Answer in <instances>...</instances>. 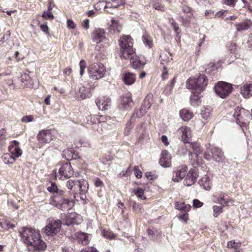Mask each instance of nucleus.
Masks as SVG:
<instances>
[{
	"instance_id": "1",
	"label": "nucleus",
	"mask_w": 252,
	"mask_h": 252,
	"mask_svg": "<svg viewBox=\"0 0 252 252\" xmlns=\"http://www.w3.org/2000/svg\"><path fill=\"white\" fill-rule=\"evenodd\" d=\"M121 48V58L129 59L130 64L134 69H141L145 64L146 62L143 58H141L135 55V51L133 48L132 39L129 35L121 37L119 40Z\"/></svg>"
},
{
	"instance_id": "2",
	"label": "nucleus",
	"mask_w": 252,
	"mask_h": 252,
	"mask_svg": "<svg viewBox=\"0 0 252 252\" xmlns=\"http://www.w3.org/2000/svg\"><path fill=\"white\" fill-rule=\"evenodd\" d=\"M47 190L50 192L56 193L50 198V204L58 209L65 212L70 210L74 206L73 199L68 197L66 191L59 189L55 183H52L51 186L47 188Z\"/></svg>"
},
{
	"instance_id": "3",
	"label": "nucleus",
	"mask_w": 252,
	"mask_h": 252,
	"mask_svg": "<svg viewBox=\"0 0 252 252\" xmlns=\"http://www.w3.org/2000/svg\"><path fill=\"white\" fill-rule=\"evenodd\" d=\"M22 241L28 246L30 251H44L46 248L45 242L40 238L38 231L28 227H24L20 231Z\"/></svg>"
},
{
	"instance_id": "4",
	"label": "nucleus",
	"mask_w": 252,
	"mask_h": 252,
	"mask_svg": "<svg viewBox=\"0 0 252 252\" xmlns=\"http://www.w3.org/2000/svg\"><path fill=\"white\" fill-rule=\"evenodd\" d=\"M208 84L205 75L200 74L197 78L190 77L187 81L186 86L188 89L195 90L200 93L204 90Z\"/></svg>"
},
{
	"instance_id": "5",
	"label": "nucleus",
	"mask_w": 252,
	"mask_h": 252,
	"mask_svg": "<svg viewBox=\"0 0 252 252\" xmlns=\"http://www.w3.org/2000/svg\"><path fill=\"white\" fill-rule=\"evenodd\" d=\"M66 187L74 193L84 194L88 190L89 184L87 181L84 179L81 180H69L66 183Z\"/></svg>"
},
{
	"instance_id": "6",
	"label": "nucleus",
	"mask_w": 252,
	"mask_h": 252,
	"mask_svg": "<svg viewBox=\"0 0 252 252\" xmlns=\"http://www.w3.org/2000/svg\"><path fill=\"white\" fill-rule=\"evenodd\" d=\"M88 70L90 78L93 80H98L102 78L106 72L105 66L100 63L90 64Z\"/></svg>"
},
{
	"instance_id": "7",
	"label": "nucleus",
	"mask_w": 252,
	"mask_h": 252,
	"mask_svg": "<svg viewBox=\"0 0 252 252\" xmlns=\"http://www.w3.org/2000/svg\"><path fill=\"white\" fill-rule=\"evenodd\" d=\"M62 222L60 220L49 218L47 220V224L43 228L44 233L48 236L58 233L61 230Z\"/></svg>"
},
{
	"instance_id": "8",
	"label": "nucleus",
	"mask_w": 252,
	"mask_h": 252,
	"mask_svg": "<svg viewBox=\"0 0 252 252\" xmlns=\"http://www.w3.org/2000/svg\"><path fill=\"white\" fill-rule=\"evenodd\" d=\"M216 93L221 98L227 97L231 92L232 85L225 82H219L214 88Z\"/></svg>"
},
{
	"instance_id": "9",
	"label": "nucleus",
	"mask_w": 252,
	"mask_h": 252,
	"mask_svg": "<svg viewBox=\"0 0 252 252\" xmlns=\"http://www.w3.org/2000/svg\"><path fill=\"white\" fill-rule=\"evenodd\" d=\"M53 130H41L37 135V139L41 146L49 143L53 140Z\"/></svg>"
},
{
	"instance_id": "10",
	"label": "nucleus",
	"mask_w": 252,
	"mask_h": 252,
	"mask_svg": "<svg viewBox=\"0 0 252 252\" xmlns=\"http://www.w3.org/2000/svg\"><path fill=\"white\" fill-rule=\"evenodd\" d=\"M249 111L239 107H237L234 109V112L233 115L236 123L241 126L242 124L245 123V121L246 120L245 117H249Z\"/></svg>"
},
{
	"instance_id": "11",
	"label": "nucleus",
	"mask_w": 252,
	"mask_h": 252,
	"mask_svg": "<svg viewBox=\"0 0 252 252\" xmlns=\"http://www.w3.org/2000/svg\"><path fill=\"white\" fill-rule=\"evenodd\" d=\"M198 177V170L194 167L190 169L184 181V184L186 186H190L196 181Z\"/></svg>"
},
{
	"instance_id": "12",
	"label": "nucleus",
	"mask_w": 252,
	"mask_h": 252,
	"mask_svg": "<svg viewBox=\"0 0 252 252\" xmlns=\"http://www.w3.org/2000/svg\"><path fill=\"white\" fill-rule=\"evenodd\" d=\"M92 38L93 42L98 44L107 40L106 32L101 28L95 29L92 33Z\"/></svg>"
},
{
	"instance_id": "13",
	"label": "nucleus",
	"mask_w": 252,
	"mask_h": 252,
	"mask_svg": "<svg viewBox=\"0 0 252 252\" xmlns=\"http://www.w3.org/2000/svg\"><path fill=\"white\" fill-rule=\"evenodd\" d=\"M59 173L61 175V178L67 179L73 176L74 171L70 162L67 161L63 164L59 168Z\"/></svg>"
},
{
	"instance_id": "14",
	"label": "nucleus",
	"mask_w": 252,
	"mask_h": 252,
	"mask_svg": "<svg viewBox=\"0 0 252 252\" xmlns=\"http://www.w3.org/2000/svg\"><path fill=\"white\" fill-rule=\"evenodd\" d=\"M188 167L186 165H182L177 167L173 172L172 180L178 182L181 181L187 174Z\"/></svg>"
},
{
	"instance_id": "15",
	"label": "nucleus",
	"mask_w": 252,
	"mask_h": 252,
	"mask_svg": "<svg viewBox=\"0 0 252 252\" xmlns=\"http://www.w3.org/2000/svg\"><path fill=\"white\" fill-rule=\"evenodd\" d=\"M20 143L16 140L11 141L10 145L8 147V151L10 154L13 156L15 158H19L22 154V150L20 147Z\"/></svg>"
},
{
	"instance_id": "16",
	"label": "nucleus",
	"mask_w": 252,
	"mask_h": 252,
	"mask_svg": "<svg viewBox=\"0 0 252 252\" xmlns=\"http://www.w3.org/2000/svg\"><path fill=\"white\" fill-rule=\"evenodd\" d=\"M159 163L164 167H168L171 165V156L167 151L164 150L162 152Z\"/></svg>"
},
{
	"instance_id": "17",
	"label": "nucleus",
	"mask_w": 252,
	"mask_h": 252,
	"mask_svg": "<svg viewBox=\"0 0 252 252\" xmlns=\"http://www.w3.org/2000/svg\"><path fill=\"white\" fill-rule=\"evenodd\" d=\"M95 103L99 110H105L110 108L111 105V100L109 97H104L100 99H96Z\"/></svg>"
},
{
	"instance_id": "18",
	"label": "nucleus",
	"mask_w": 252,
	"mask_h": 252,
	"mask_svg": "<svg viewBox=\"0 0 252 252\" xmlns=\"http://www.w3.org/2000/svg\"><path fill=\"white\" fill-rule=\"evenodd\" d=\"M211 157H213V159L216 162H221L225 158L223 152L218 147H212Z\"/></svg>"
},
{
	"instance_id": "19",
	"label": "nucleus",
	"mask_w": 252,
	"mask_h": 252,
	"mask_svg": "<svg viewBox=\"0 0 252 252\" xmlns=\"http://www.w3.org/2000/svg\"><path fill=\"white\" fill-rule=\"evenodd\" d=\"M122 78L126 85H131L136 80V74L131 72H126L122 75Z\"/></svg>"
},
{
	"instance_id": "20",
	"label": "nucleus",
	"mask_w": 252,
	"mask_h": 252,
	"mask_svg": "<svg viewBox=\"0 0 252 252\" xmlns=\"http://www.w3.org/2000/svg\"><path fill=\"white\" fill-rule=\"evenodd\" d=\"M132 102V100L130 94H127L123 97L120 107L121 109L127 110L131 107Z\"/></svg>"
},
{
	"instance_id": "21",
	"label": "nucleus",
	"mask_w": 252,
	"mask_h": 252,
	"mask_svg": "<svg viewBox=\"0 0 252 252\" xmlns=\"http://www.w3.org/2000/svg\"><path fill=\"white\" fill-rule=\"evenodd\" d=\"M179 130L182 133V138L185 143H189L192 136L191 129L189 127L183 126Z\"/></svg>"
},
{
	"instance_id": "22",
	"label": "nucleus",
	"mask_w": 252,
	"mask_h": 252,
	"mask_svg": "<svg viewBox=\"0 0 252 252\" xmlns=\"http://www.w3.org/2000/svg\"><path fill=\"white\" fill-rule=\"evenodd\" d=\"M252 26V22L251 20L246 19L242 22L236 24L237 31H243L250 29Z\"/></svg>"
},
{
	"instance_id": "23",
	"label": "nucleus",
	"mask_w": 252,
	"mask_h": 252,
	"mask_svg": "<svg viewBox=\"0 0 252 252\" xmlns=\"http://www.w3.org/2000/svg\"><path fill=\"white\" fill-rule=\"evenodd\" d=\"M241 92L245 97H250L252 96V84H244L241 88Z\"/></svg>"
},
{
	"instance_id": "24",
	"label": "nucleus",
	"mask_w": 252,
	"mask_h": 252,
	"mask_svg": "<svg viewBox=\"0 0 252 252\" xmlns=\"http://www.w3.org/2000/svg\"><path fill=\"white\" fill-rule=\"evenodd\" d=\"M200 186L203 189L206 190H210L211 189V183L210 180L207 176L202 177L199 181Z\"/></svg>"
},
{
	"instance_id": "25",
	"label": "nucleus",
	"mask_w": 252,
	"mask_h": 252,
	"mask_svg": "<svg viewBox=\"0 0 252 252\" xmlns=\"http://www.w3.org/2000/svg\"><path fill=\"white\" fill-rule=\"evenodd\" d=\"M216 200H214L215 202H218L221 206L223 207L228 206V199L226 198L224 194L222 192L219 194L218 195L215 196Z\"/></svg>"
},
{
	"instance_id": "26",
	"label": "nucleus",
	"mask_w": 252,
	"mask_h": 252,
	"mask_svg": "<svg viewBox=\"0 0 252 252\" xmlns=\"http://www.w3.org/2000/svg\"><path fill=\"white\" fill-rule=\"evenodd\" d=\"M74 95L76 98L78 99L86 98L88 96V94L85 87L84 86L80 87Z\"/></svg>"
},
{
	"instance_id": "27",
	"label": "nucleus",
	"mask_w": 252,
	"mask_h": 252,
	"mask_svg": "<svg viewBox=\"0 0 252 252\" xmlns=\"http://www.w3.org/2000/svg\"><path fill=\"white\" fill-rule=\"evenodd\" d=\"M180 116L184 121H188L193 117V114L187 109H182L180 111Z\"/></svg>"
},
{
	"instance_id": "28",
	"label": "nucleus",
	"mask_w": 252,
	"mask_h": 252,
	"mask_svg": "<svg viewBox=\"0 0 252 252\" xmlns=\"http://www.w3.org/2000/svg\"><path fill=\"white\" fill-rule=\"evenodd\" d=\"M21 81L22 83V86L23 87H29L32 84V79L30 75L25 73L21 76Z\"/></svg>"
},
{
	"instance_id": "29",
	"label": "nucleus",
	"mask_w": 252,
	"mask_h": 252,
	"mask_svg": "<svg viewBox=\"0 0 252 252\" xmlns=\"http://www.w3.org/2000/svg\"><path fill=\"white\" fill-rule=\"evenodd\" d=\"M3 161L5 164H11L13 163L15 161V158L9 153H6L2 157Z\"/></svg>"
},
{
	"instance_id": "30",
	"label": "nucleus",
	"mask_w": 252,
	"mask_h": 252,
	"mask_svg": "<svg viewBox=\"0 0 252 252\" xmlns=\"http://www.w3.org/2000/svg\"><path fill=\"white\" fill-rule=\"evenodd\" d=\"M146 112L141 107L139 109H136L134 110L132 115L131 117V120L135 121L136 118H140L143 116Z\"/></svg>"
},
{
	"instance_id": "31",
	"label": "nucleus",
	"mask_w": 252,
	"mask_h": 252,
	"mask_svg": "<svg viewBox=\"0 0 252 252\" xmlns=\"http://www.w3.org/2000/svg\"><path fill=\"white\" fill-rule=\"evenodd\" d=\"M176 208L179 210L188 212L190 210L191 206L189 204H186L184 202H177L175 204Z\"/></svg>"
},
{
	"instance_id": "32",
	"label": "nucleus",
	"mask_w": 252,
	"mask_h": 252,
	"mask_svg": "<svg viewBox=\"0 0 252 252\" xmlns=\"http://www.w3.org/2000/svg\"><path fill=\"white\" fill-rule=\"evenodd\" d=\"M190 101L191 105L194 106L198 105V103L200 102L198 94L192 93L190 97Z\"/></svg>"
},
{
	"instance_id": "33",
	"label": "nucleus",
	"mask_w": 252,
	"mask_h": 252,
	"mask_svg": "<svg viewBox=\"0 0 252 252\" xmlns=\"http://www.w3.org/2000/svg\"><path fill=\"white\" fill-rule=\"evenodd\" d=\"M78 237L79 241H81L84 245H87L89 242V236L87 233H79L78 235Z\"/></svg>"
},
{
	"instance_id": "34",
	"label": "nucleus",
	"mask_w": 252,
	"mask_h": 252,
	"mask_svg": "<svg viewBox=\"0 0 252 252\" xmlns=\"http://www.w3.org/2000/svg\"><path fill=\"white\" fill-rule=\"evenodd\" d=\"M142 39L143 43L146 46H147L149 48L152 46V40L149 35L147 34H144L142 37Z\"/></svg>"
},
{
	"instance_id": "35",
	"label": "nucleus",
	"mask_w": 252,
	"mask_h": 252,
	"mask_svg": "<svg viewBox=\"0 0 252 252\" xmlns=\"http://www.w3.org/2000/svg\"><path fill=\"white\" fill-rule=\"evenodd\" d=\"M151 103L150 101V96L147 95L145 98L144 102L141 106V108L145 110L146 112L151 107Z\"/></svg>"
},
{
	"instance_id": "36",
	"label": "nucleus",
	"mask_w": 252,
	"mask_h": 252,
	"mask_svg": "<svg viewBox=\"0 0 252 252\" xmlns=\"http://www.w3.org/2000/svg\"><path fill=\"white\" fill-rule=\"evenodd\" d=\"M223 206L214 205L213 207V216L217 218L222 212Z\"/></svg>"
},
{
	"instance_id": "37",
	"label": "nucleus",
	"mask_w": 252,
	"mask_h": 252,
	"mask_svg": "<svg viewBox=\"0 0 252 252\" xmlns=\"http://www.w3.org/2000/svg\"><path fill=\"white\" fill-rule=\"evenodd\" d=\"M153 7L154 9L160 11H165L164 6L159 1H154L153 3Z\"/></svg>"
},
{
	"instance_id": "38",
	"label": "nucleus",
	"mask_w": 252,
	"mask_h": 252,
	"mask_svg": "<svg viewBox=\"0 0 252 252\" xmlns=\"http://www.w3.org/2000/svg\"><path fill=\"white\" fill-rule=\"evenodd\" d=\"M133 191L138 198L141 199H146V197L144 196V192L143 189L138 188L136 189H134Z\"/></svg>"
},
{
	"instance_id": "39",
	"label": "nucleus",
	"mask_w": 252,
	"mask_h": 252,
	"mask_svg": "<svg viewBox=\"0 0 252 252\" xmlns=\"http://www.w3.org/2000/svg\"><path fill=\"white\" fill-rule=\"evenodd\" d=\"M133 121V120H131L130 119V120L126 123V127L125 129V134L126 135H128L130 134L131 129L133 126L132 123Z\"/></svg>"
},
{
	"instance_id": "40",
	"label": "nucleus",
	"mask_w": 252,
	"mask_h": 252,
	"mask_svg": "<svg viewBox=\"0 0 252 252\" xmlns=\"http://www.w3.org/2000/svg\"><path fill=\"white\" fill-rule=\"evenodd\" d=\"M211 114V110L209 108H205L203 110H201V115L202 117L207 120L210 116Z\"/></svg>"
},
{
	"instance_id": "41",
	"label": "nucleus",
	"mask_w": 252,
	"mask_h": 252,
	"mask_svg": "<svg viewBox=\"0 0 252 252\" xmlns=\"http://www.w3.org/2000/svg\"><path fill=\"white\" fill-rule=\"evenodd\" d=\"M42 17L46 19H49V20H53L54 16L52 13L51 12V11L49 10H46L44 11L42 15Z\"/></svg>"
},
{
	"instance_id": "42",
	"label": "nucleus",
	"mask_w": 252,
	"mask_h": 252,
	"mask_svg": "<svg viewBox=\"0 0 252 252\" xmlns=\"http://www.w3.org/2000/svg\"><path fill=\"white\" fill-rule=\"evenodd\" d=\"M217 70L216 67L213 63H211L207 65V67L205 69V73L209 74L212 71H216Z\"/></svg>"
},
{
	"instance_id": "43",
	"label": "nucleus",
	"mask_w": 252,
	"mask_h": 252,
	"mask_svg": "<svg viewBox=\"0 0 252 252\" xmlns=\"http://www.w3.org/2000/svg\"><path fill=\"white\" fill-rule=\"evenodd\" d=\"M80 75L82 76L84 73L85 69L86 67V62L84 60H81L79 63Z\"/></svg>"
},
{
	"instance_id": "44",
	"label": "nucleus",
	"mask_w": 252,
	"mask_h": 252,
	"mask_svg": "<svg viewBox=\"0 0 252 252\" xmlns=\"http://www.w3.org/2000/svg\"><path fill=\"white\" fill-rule=\"evenodd\" d=\"M171 24L173 26V30L174 31H175V32H176V36L177 37L179 36V34L180 33V28L178 26V24L175 21V20L173 19H171Z\"/></svg>"
},
{
	"instance_id": "45",
	"label": "nucleus",
	"mask_w": 252,
	"mask_h": 252,
	"mask_svg": "<svg viewBox=\"0 0 252 252\" xmlns=\"http://www.w3.org/2000/svg\"><path fill=\"white\" fill-rule=\"evenodd\" d=\"M147 232L148 235L153 239L155 238L156 236L159 234L158 232L154 228L148 229Z\"/></svg>"
},
{
	"instance_id": "46",
	"label": "nucleus",
	"mask_w": 252,
	"mask_h": 252,
	"mask_svg": "<svg viewBox=\"0 0 252 252\" xmlns=\"http://www.w3.org/2000/svg\"><path fill=\"white\" fill-rule=\"evenodd\" d=\"M212 155V147L206 150L204 153V158L207 160L213 159Z\"/></svg>"
},
{
	"instance_id": "47",
	"label": "nucleus",
	"mask_w": 252,
	"mask_h": 252,
	"mask_svg": "<svg viewBox=\"0 0 252 252\" xmlns=\"http://www.w3.org/2000/svg\"><path fill=\"white\" fill-rule=\"evenodd\" d=\"M102 235L107 239H112L115 237V235L110 231H105L103 230L102 231Z\"/></svg>"
},
{
	"instance_id": "48",
	"label": "nucleus",
	"mask_w": 252,
	"mask_h": 252,
	"mask_svg": "<svg viewBox=\"0 0 252 252\" xmlns=\"http://www.w3.org/2000/svg\"><path fill=\"white\" fill-rule=\"evenodd\" d=\"M34 117L32 115H26L22 117L21 121L23 123H29L33 121Z\"/></svg>"
},
{
	"instance_id": "49",
	"label": "nucleus",
	"mask_w": 252,
	"mask_h": 252,
	"mask_svg": "<svg viewBox=\"0 0 252 252\" xmlns=\"http://www.w3.org/2000/svg\"><path fill=\"white\" fill-rule=\"evenodd\" d=\"M192 148L193 149V153L197 157L201 152L200 149L199 145L197 143L194 144L192 145Z\"/></svg>"
},
{
	"instance_id": "50",
	"label": "nucleus",
	"mask_w": 252,
	"mask_h": 252,
	"mask_svg": "<svg viewBox=\"0 0 252 252\" xmlns=\"http://www.w3.org/2000/svg\"><path fill=\"white\" fill-rule=\"evenodd\" d=\"M94 184L95 187L102 188L104 187L103 182L98 178H96L94 180Z\"/></svg>"
},
{
	"instance_id": "51",
	"label": "nucleus",
	"mask_w": 252,
	"mask_h": 252,
	"mask_svg": "<svg viewBox=\"0 0 252 252\" xmlns=\"http://www.w3.org/2000/svg\"><path fill=\"white\" fill-rule=\"evenodd\" d=\"M134 175L137 179H140L142 177V173L140 170L139 167L137 166H135L134 168Z\"/></svg>"
},
{
	"instance_id": "52",
	"label": "nucleus",
	"mask_w": 252,
	"mask_h": 252,
	"mask_svg": "<svg viewBox=\"0 0 252 252\" xmlns=\"http://www.w3.org/2000/svg\"><path fill=\"white\" fill-rule=\"evenodd\" d=\"M80 252H98L94 247H87L81 250Z\"/></svg>"
},
{
	"instance_id": "53",
	"label": "nucleus",
	"mask_w": 252,
	"mask_h": 252,
	"mask_svg": "<svg viewBox=\"0 0 252 252\" xmlns=\"http://www.w3.org/2000/svg\"><path fill=\"white\" fill-rule=\"evenodd\" d=\"M19 55H20V54H19V52L17 51L15 52L14 56H13L14 60H15V63L19 62V61H20L21 60H22L23 59V58H24L23 57H20Z\"/></svg>"
},
{
	"instance_id": "54",
	"label": "nucleus",
	"mask_w": 252,
	"mask_h": 252,
	"mask_svg": "<svg viewBox=\"0 0 252 252\" xmlns=\"http://www.w3.org/2000/svg\"><path fill=\"white\" fill-rule=\"evenodd\" d=\"M203 203L198 199H194L193 201V206L195 208H199L203 206Z\"/></svg>"
},
{
	"instance_id": "55",
	"label": "nucleus",
	"mask_w": 252,
	"mask_h": 252,
	"mask_svg": "<svg viewBox=\"0 0 252 252\" xmlns=\"http://www.w3.org/2000/svg\"><path fill=\"white\" fill-rule=\"evenodd\" d=\"M6 130L4 128H1L0 129V141H2L6 139L5 135Z\"/></svg>"
},
{
	"instance_id": "56",
	"label": "nucleus",
	"mask_w": 252,
	"mask_h": 252,
	"mask_svg": "<svg viewBox=\"0 0 252 252\" xmlns=\"http://www.w3.org/2000/svg\"><path fill=\"white\" fill-rule=\"evenodd\" d=\"M183 25L184 26L188 27L190 24V20L187 18L182 17Z\"/></svg>"
},
{
	"instance_id": "57",
	"label": "nucleus",
	"mask_w": 252,
	"mask_h": 252,
	"mask_svg": "<svg viewBox=\"0 0 252 252\" xmlns=\"http://www.w3.org/2000/svg\"><path fill=\"white\" fill-rule=\"evenodd\" d=\"M116 25V23L112 22V25L111 26V30L112 29V28L113 27V30L114 31V32H119L121 31V26Z\"/></svg>"
},
{
	"instance_id": "58",
	"label": "nucleus",
	"mask_w": 252,
	"mask_h": 252,
	"mask_svg": "<svg viewBox=\"0 0 252 252\" xmlns=\"http://www.w3.org/2000/svg\"><path fill=\"white\" fill-rule=\"evenodd\" d=\"M41 30L44 32L45 33L47 34L49 33V28L47 26V23H44L40 26Z\"/></svg>"
},
{
	"instance_id": "59",
	"label": "nucleus",
	"mask_w": 252,
	"mask_h": 252,
	"mask_svg": "<svg viewBox=\"0 0 252 252\" xmlns=\"http://www.w3.org/2000/svg\"><path fill=\"white\" fill-rule=\"evenodd\" d=\"M223 0V2L226 4V5H230V6H234V5L235 4L236 1H237V0Z\"/></svg>"
},
{
	"instance_id": "60",
	"label": "nucleus",
	"mask_w": 252,
	"mask_h": 252,
	"mask_svg": "<svg viewBox=\"0 0 252 252\" xmlns=\"http://www.w3.org/2000/svg\"><path fill=\"white\" fill-rule=\"evenodd\" d=\"M145 175L147 179L151 180H154L156 178V175L152 172H146Z\"/></svg>"
},
{
	"instance_id": "61",
	"label": "nucleus",
	"mask_w": 252,
	"mask_h": 252,
	"mask_svg": "<svg viewBox=\"0 0 252 252\" xmlns=\"http://www.w3.org/2000/svg\"><path fill=\"white\" fill-rule=\"evenodd\" d=\"M67 24L68 27L70 29H74L75 28L76 25L72 20H67Z\"/></svg>"
},
{
	"instance_id": "62",
	"label": "nucleus",
	"mask_w": 252,
	"mask_h": 252,
	"mask_svg": "<svg viewBox=\"0 0 252 252\" xmlns=\"http://www.w3.org/2000/svg\"><path fill=\"white\" fill-rule=\"evenodd\" d=\"M55 6V4L53 0H49L48 2L47 10L51 11L53 8Z\"/></svg>"
},
{
	"instance_id": "63",
	"label": "nucleus",
	"mask_w": 252,
	"mask_h": 252,
	"mask_svg": "<svg viewBox=\"0 0 252 252\" xmlns=\"http://www.w3.org/2000/svg\"><path fill=\"white\" fill-rule=\"evenodd\" d=\"M238 245V243H236L234 241H229L227 243V246L228 248H235Z\"/></svg>"
},
{
	"instance_id": "64",
	"label": "nucleus",
	"mask_w": 252,
	"mask_h": 252,
	"mask_svg": "<svg viewBox=\"0 0 252 252\" xmlns=\"http://www.w3.org/2000/svg\"><path fill=\"white\" fill-rule=\"evenodd\" d=\"M248 46L250 49H252V34L250 35L249 37Z\"/></svg>"
}]
</instances>
